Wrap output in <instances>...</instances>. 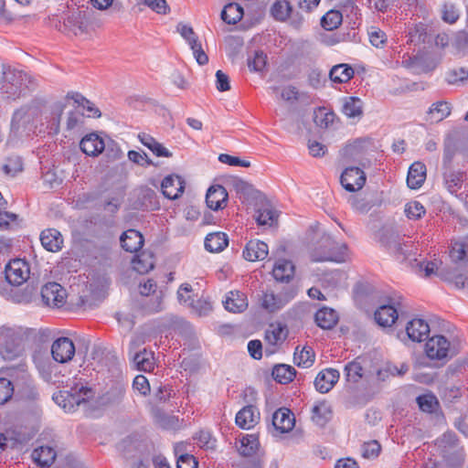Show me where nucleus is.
I'll return each mask as SVG.
<instances>
[{"instance_id":"f03ea898","label":"nucleus","mask_w":468,"mask_h":468,"mask_svg":"<svg viewBox=\"0 0 468 468\" xmlns=\"http://www.w3.org/2000/svg\"><path fill=\"white\" fill-rule=\"evenodd\" d=\"M31 329L23 328H0V355L5 360H14L23 351L22 341L27 336Z\"/></svg>"},{"instance_id":"603ef678","label":"nucleus","mask_w":468,"mask_h":468,"mask_svg":"<svg viewBox=\"0 0 468 468\" xmlns=\"http://www.w3.org/2000/svg\"><path fill=\"white\" fill-rule=\"evenodd\" d=\"M460 17V11L454 4L446 2L441 7V18L448 24L455 23Z\"/></svg>"},{"instance_id":"6e6552de","label":"nucleus","mask_w":468,"mask_h":468,"mask_svg":"<svg viewBox=\"0 0 468 468\" xmlns=\"http://www.w3.org/2000/svg\"><path fill=\"white\" fill-rule=\"evenodd\" d=\"M340 182L346 190L349 192H356L364 186L366 183V175L361 168L350 166L346 168L342 173Z\"/></svg>"},{"instance_id":"37998d69","label":"nucleus","mask_w":468,"mask_h":468,"mask_svg":"<svg viewBox=\"0 0 468 468\" xmlns=\"http://www.w3.org/2000/svg\"><path fill=\"white\" fill-rule=\"evenodd\" d=\"M271 374L277 382L287 384L292 381L296 375V370L292 366L282 364L275 366Z\"/></svg>"},{"instance_id":"dca6fc26","label":"nucleus","mask_w":468,"mask_h":468,"mask_svg":"<svg viewBox=\"0 0 468 468\" xmlns=\"http://www.w3.org/2000/svg\"><path fill=\"white\" fill-rule=\"evenodd\" d=\"M430 331L429 324L420 318L412 319L406 326L407 335L412 342H422L426 340Z\"/></svg>"},{"instance_id":"680f3d73","label":"nucleus","mask_w":468,"mask_h":468,"mask_svg":"<svg viewBox=\"0 0 468 468\" xmlns=\"http://www.w3.org/2000/svg\"><path fill=\"white\" fill-rule=\"evenodd\" d=\"M447 81L450 84H455L459 81H464L468 80V70L463 68L452 69L447 73Z\"/></svg>"},{"instance_id":"9b49d317","label":"nucleus","mask_w":468,"mask_h":468,"mask_svg":"<svg viewBox=\"0 0 468 468\" xmlns=\"http://www.w3.org/2000/svg\"><path fill=\"white\" fill-rule=\"evenodd\" d=\"M451 350V344L443 335L431 337L426 345L425 351L431 359H442L446 357Z\"/></svg>"},{"instance_id":"7ed1b4c3","label":"nucleus","mask_w":468,"mask_h":468,"mask_svg":"<svg viewBox=\"0 0 468 468\" xmlns=\"http://www.w3.org/2000/svg\"><path fill=\"white\" fill-rule=\"evenodd\" d=\"M311 257L314 261L344 262L348 257L347 247L345 243H339L330 237H324L314 250Z\"/></svg>"},{"instance_id":"2f4dec72","label":"nucleus","mask_w":468,"mask_h":468,"mask_svg":"<svg viewBox=\"0 0 468 468\" xmlns=\"http://www.w3.org/2000/svg\"><path fill=\"white\" fill-rule=\"evenodd\" d=\"M332 410L325 401L316 402L312 409V420L318 426H324L331 419Z\"/></svg>"},{"instance_id":"4d7b16f0","label":"nucleus","mask_w":468,"mask_h":468,"mask_svg":"<svg viewBox=\"0 0 468 468\" xmlns=\"http://www.w3.org/2000/svg\"><path fill=\"white\" fill-rule=\"evenodd\" d=\"M14 393L12 382L4 378H0V404L8 401Z\"/></svg>"},{"instance_id":"774afa93","label":"nucleus","mask_w":468,"mask_h":468,"mask_svg":"<svg viewBox=\"0 0 468 468\" xmlns=\"http://www.w3.org/2000/svg\"><path fill=\"white\" fill-rule=\"evenodd\" d=\"M198 463L191 454H181L177 459V468H197Z\"/></svg>"},{"instance_id":"79ce46f5","label":"nucleus","mask_w":468,"mask_h":468,"mask_svg":"<svg viewBox=\"0 0 468 468\" xmlns=\"http://www.w3.org/2000/svg\"><path fill=\"white\" fill-rule=\"evenodd\" d=\"M133 269L140 274H144L152 270L154 266L153 255L149 252L143 251L132 261Z\"/></svg>"},{"instance_id":"f257e3e1","label":"nucleus","mask_w":468,"mask_h":468,"mask_svg":"<svg viewBox=\"0 0 468 468\" xmlns=\"http://www.w3.org/2000/svg\"><path fill=\"white\" fill-rule=\"evenodd\" d=\"M36 83L27 72L7 65H0V92L16 100L26 90H34Z\"/></svg>"},{"instance_id":"0e129e2a","label":"nucleus","mask_w":468,"mask_h":468,"mask_svg":"<svg viewBox=\"0 0 468 468\" xmlns=\"http://www.w3.org/2000/svg\"><path fill=\"white\" fill-rule=\"evenodd\" d=\"M192 292V286L188 283H183L180 285L177 291V299L180 303L189 306L192 304V299L190 292Z\"/></svg>"},{"instance_id":"20e7f679","label":"nucleus","mask_w":468,"mask_h":468,"mask_svg":"<svg viewBox=\"0 0 468 468\" xmlns=\"http://www.w3.org/2000/svg\"><path fill=\"white\" fill-rule=\"evenodd\" d=\"M404 298L398 293L388 296L387 303L379 306L374 317L378 324L382 327L391 326L399 318V314L404 312Z\"/></svg>"},{"instance_id":"f8f14e48","label":"nucleus","mask_w":468,"mask_h":468,"mask_svg":"<svg viewBox=\"0 0 468 468\" xmlns=\"http://www.w3.org/2000/svg\"><path fill=\"white\" fill-rule=\"evenodd\" d=\"M367 143L365 140H356L346 144L342 150V155L348 161L358 163L360 165H366V155L367 152Z\"/></svg>"},{"instance_id":"09e8293b","label":"nucleus","mask_w":468,"mask_h":468,"mask_svg":"<svg viewBox=\"0 0 468 468\" xmlns=\"http://www.w3.org/2000/svg\"><path fill=\"white\" fill-rule=\"evenodd\" d=\"M342 23V14L336 10H330L321 19V25L325 30H333Z\"/></svg>"},{"instance_id":"58836bf2","label":"nucleus","mask_w":468,"mask_h":468,"mask_svg":"<svg viewBox=\"0 0 468 468\" xmlns=\"http://www.w3.org/2000/svg\"><path fill=\"white\" fill-rule=\"evenodd\" d=\"M314 357V352L311 347L303 346L300 348L297 346L294 351L293 361L298 367L308 368L313 366Z\"/></svg>"},{"instance_id":"3c124183","label":"nucleus","mask_w":468,"mask_h":468,"mask_svg":"<svg viewBox=\"0 0 468 468\" xmlns=\"http://www.w3.org/2000/svg\"><path fill=\"white\" fill-rule=\"evenodd\" d=\"M404 212L409 219L417 220L426 213V209L420 202L413 200L405 205Z\"/></svg>"},{"instance_id":"c756f323","label":"nucleus","mask_w":468,"mask_h":468,"mask_svg":"<svg viewBox=\"0 0 468 468\" xmlns=\"http://www.w3.org/2000/svg\"><path fill=\"white\" fill-rule=\"evenodd\" d=\"M463 177L464 174L460 170L455 171L452 167L444 169V184L451 194H455L461 189Z\"/></svg>"},{"instance_id":"7c9ffc66","label":"nucleus","mask_w":468,"mask_h":468,"mask_svg":"<svg viewBox=\"0 0 468 468\" xmlns=\"http://www.w3.org/2000/svg\"><path fill=\"white\" fill-rule=\"evenodd\" d=\"M287 335L288 329L282 324H271L265 332V339L271 346L282 344Z\"/></svg>"},{"instance_id":"4c0bfd02","label":"nucleus","mask_w":468,"mask_h":468,"mask_svg":"<svg viewBox=\"0 0 468 468\" xmlns=\"http://www.w3.org/2000/svg\"><path fill=\"white\" fill-rule=\"evenodd\" d=\"M314 318L317 325L323 329L332 328L338 320L335 311L327 307L319 309L316 312Z\"/></svg>"},{"instance_id":"393cba45","label":"nucleus","mask_w":468,"mask_h":468,"mask_svg":"<svg viewBox=\"0 0 468 468\" xmlns=\"http://www.w3.org/2000/svg\"><path fill=\"white\" fill-rule=\"evenodd\" d=\"M426 179V166L421 162H414L409 168L407 185L411 189L420 188Z\"/></svg>"},{"instance_id":"6ab92c4d","label":"nucleus","mask_w":468,"mask_h":468,"mask_svg":"<svg viewBox=\"0 0 468 468\" xmlns=\"http://www.w3.org/2000/svg\"><path fill=\"white\" fill-rule=\"evenodd\" d=\"M228 200V192L222 186H212L208 188L206 196L207 207L213 210L222 209Z\"/></svg>"},{"instance_id":"e433bc0d","label":"nucleus","mask_w":468,"mask_h":468,"mask_svg":"<svg viewBox=\"0 0 468 468\" xmlns=\"http://www.w3.org/2000/svg\"><path fill=\"white\" fill-rule=\"evenodd\" d=\"M342 112L348 118H360L363 114V102L356 97H346L342 100Z\"/></svg>"},{"instance_id":"a211bd4d","label":"nucleus","mask_w":468,"mask_h":468,"mask_svg":"<svg viewBox=\"0 0 468 468\" xmlns=\"http://www.w3.org/2000/svg\"><path fill=\"white\" fill-rule=\"evenodd\" d=\"M288 302L289 299L285 294L265 292L261 298V306L268 313H276L282 309Z\"/></svg>"},{"instance_id":"5701e85b","label":"nucleus","mask_w":468,"mask_h":468,"mask_svg":"<svg viewBox=\"0 0 468 468\" xmlns=\"http://www.w3.org/2000/svg\"><path fill=\"white\" fill-rule=\"evenodd\" d=\"M224 307L231 313H242L248 307V300L243 292L231 291L223 301Z\"/></svg>"},{"instance_id":"a19ab883","label":"nucleus","mask_w":468,"mask_h":468,"mask_svg":"<svg viewBox=\"0 0 468 468\" xmlns=\"http://www.w3.org/2000/svg\"><path fill=\"white\" fill-rule=\"evenodd\" d=\"M243 16V8L237 3H229L224 6L221 12V18L229 25H235Z\"/></svg>"},{"instance_id":"052dcab7","label":"nucleus","mask_w":468,"mask_h":468,"mask_svg":"<svg viewBox=\"0 0 468 468\" xmlns=\"http://www.w3.org/2000/svg\"><path fill=\"white\" fill-rule=\"evenodd\" d=\"M194 439L199 447L212 449L215 446V441L212 440L211 433L207 431H200Z\"/></svg>"},{"instance_id":"a18cd8bd","label":"nucleus","mask_w":468,"mask_h":468,"mask_svg":"<svg viewBox=\"0 0 468 468\" xmlns=\"http://www.w3.org/2000/svg\"><path fill=\"white\" fill-rule=\"evenodd\" d=\"M345 373L346 378L348 382L357 383L365 374L360 359L356 358L354 361L347 363L345 366Z\"/></svg>"},{"instance_id":"de8ad7c7","label":"nucleus","mask_w":468,"mask_h":468,"mask_svg":"<svg viewBox=\"0 0 468 468\" xmlns=\"http://www.w3.org/2000/svg\"><path fill=\"white\" fill-rule=\"evenodd\" d=\"M278 214L270 206H264L257 211L256 220L259 225L272 226L277 221Z\"/></svg>"},{"instance_id":"cd10ccee","label":"nucleus","mask_w":468,"mask_h":468,"mask_svg":"<svg viewBox=\"0 0 468 468\" xmlns=\"http://www.w3.org/2000/svg\"><path fill=\"white\" fill-rule=\"evenodd\" d=\"M452 112L451 103L446 101H439L431 105L427 112V119L431 122H441L447 118Z\"/></svg>"},{"instance_id":"4468645a","label":"nucleus","mask_w":468,"mask_h":468,"mask_svg":"<svg viewBox=\"0 0 468 468\" xmlns=\"http://www.w3.org/2000/svg\"><path fill=\"white\" fill-rule=\"evenodd\" d=\"M80 147L85 154L98 156L104 150L105 142L97 133H90L81 139Z\"/></svg>"},{"instance_id":"6e6d98bb","label":"nucleus","mask_w":468,"mask_h":468,"mask_svg":"<svg viewBox=\"0 0 468 468\" xmlns=\"http://www.w3.org/2000/svg\"><path fill=\"white\" fill-rule=\"evenodd\" d=\"M442 262L438 260L418 262L420 271H423L426 277H430L432 274H438Z\"/></svg>"},{"instance_id":"2eb2a0df","label":"nucleus","mask_w":468,"mask_h":468,"mask_svg":"<svg viewBox=\"0 0 468 468\" xmlns=\"http://www.w3.org/2000/svg\"><path fill=\"white\" fill-rule=\"evenodd\" d=\"M340 377L339 372L334 368H326L318 373L314 380V386L318 392L327 393L330 391Z\"/></svg>"},{"instance_id":"0eeeda50","label":"nucleus","mask_w":468,"mask_h":468,"mask_svg":"<svg viewBox=\"0 0 468 468\" xmlns=\"http://www.w3.org/2000/svg\"><path fill=\"white\" fill-rule=\"evenodd\" d=\"M66 290L57 282H48L41 289V298L47 306L60 307L66 302Z\"/></svg>"},{"instance_id":"5fc2aeb1","label":"nucleus","mask_w":468,"mask_h":468,"mask_svg":"<svg viewBox=\"0 0 468 468\" xmlns=\"http://www.w3.org/2000/svg\"><path fill=\"white\" fill-rule=\"evenodd\" d=\"M267 56L262 51H256L252 58L248 59L250 70L261 71L266 66Z\"/></svg>"},{"instance_id":"a878e982","label":"nucleus","mask_w":468,"mask_h":468,"mask_svg":"<svg viewBox=\"0 0 468 468\" xmlns=\"http://www.w3.org/2000/svg\"><path fill=\"white\" fill-rule=\"evenodd\" d=\"M120 241L122 249L126 251L137 252L143 247L144 238L139 231L128 229L122 233Z\"/></svg>"},{"instance_id":"423d86ee","label":"nucleus","mask_w":468,"mask_h":468,"mask_svg":"<svg viewBox=\"0 0 468 468\" xmlns=\"http://www.w3.org/2000/svg\"><path fill=\"white\" fill-rule=\"evenodd\" d=\"M30 275L28 263L21 259L10 261L5 268V276L8 283L19 286L27 281Z\"/></svg>"},{"instance_id":"ea45409f","label":"nucleus","mask_w":468,"mask_h":468,"mask_svg":"<svg viewBox=\"0 0 468 468\" xmlns=\"http://www.w3.org/2000/svg\"><path fill=\"white\" fill-rule=\"evenodd\" d=\"M133 362L138 370L149 372L154 369V354L144 349L133 356Z\"/></svg>"},{"instance_id":"864d4df0","label":"nucleus","mask_w":468,"mask_h":468,"mask_svg":"<svg viewBox=\"0 0 468 468\" xmlns=\"http://www.w3.org/2000/svg\"><path fill=\"white\" fill-rule=\"evenodd\" d=\"M417 403L422 411L432 412L438 405V400L432 394H424L417 398Z\"/></svg>"},{"instance_id":"bb28decb","label":"nucleus","mask_w":468,"mask_h":468,"mask_svg":"<svg viewBox=\"0 0 468 468\" xmlns=\"http://www.w3.org/2000/svg\"><path fill=\"white\" fill-rule=\"evenodd\" d=\"M32 360L41 377L48 380L51 378L52 363L47 352L36 350L32 355Z\"/></svg>"},{"instance_id":"72a5a7b5","label":"nucleus","mask_w":468,"mask_h":468,"mask_svg":"<svg viewBox=\"0 0 468 468\" xmlns=\"http://www.w3.org/2000/svg\"><path fill=\"white\" fill-rule=\"evenodd\" d=\"M34 462L40 467H49L56 459V452L48 446H41L32 452Z\"/></svg>"},{"instance_id":"49530a36","label":"nucleus","mask_w":468,"mask_h":468,"mask_svg":"<svg viewBox=\"0 0 468 468\" xmlns=\"http://www.w3.org/2000/svg\"><path fill=\"white\" fill-rule=\"evenodd\" d=\"M259 441L255 435H246L240 440L239 452L243 456H251L258 450Z\"/></svg>"},{"instance_id":"bf43d9fd","label":"nucleus","mask_w":468,"mask_h":468,"mask_svg":"<svg viewBox=\"0 0 468 468\" xmlns=\"http://www.w3.org/2000/svg\"><path fill=\"white\" fill-rule=\"evenodd\" d=\"M128 158L133 163L142 166H149L154 165L153 161L144 152L139 153L137 151L131 150L128 152Z\"/></svg>"},{"instance_id":"f704fd0d","label":"nucleus","mask_w":468,"mask_h":468,"mask_svg":"<svg viewBox=\"0 0 468 468\" xmlns=\"http://www.w3.org/2000/svg\"><path fill=\"white\" fill-rule=\"evenodd\" d=\"M139 141L153 152L156 156L170 157L172 153L165 148L163 144L158 143L153 136L145 133L138 134Z\"/></svg>"},{"instance_id":"473e14b6","label":"nucleus","mask_w":468,"mask_h":468,"mask_svg":"<svg viewBox=\"0 0 468 468\" xmlns=\"http://www.w3.org/2000/svg\"><path fill=\"white\" fill-rule=\"evenodd\" d=\"M229 244V239L223 232H213L207 235L205 248L210 252H220Z\"/></svg>"},{"instance_id":"e2e57ef3","label":"nucleus","mask_w":468,"mask_h":468,"mask_svg":"<svg viewBox=\"0 0 468 468\" xmlns=\"http://www.w3.org/2000/svg\"><path fill=\"white\" fill-rule=\"evenodd\" d=\"M380 450V444L377 441H371L363 444L362 455L365 458H374L379 454Z\"/></svg>"},{"instance_id":"c03bdc74","label":"nucleus","mask_w":468,"mask_h":468,"mask_svg":"<svg viewBox=\"0 0 468 468\" xmlns=\"http://www.w3.org/2000/svg\"><path fill=\"white\" fill-rule=\"evenodd\" d=\"M292 12V7L287 0H277L271 7V15L277 20L285 21Z\"/></svg>"},{"instance_id":"39448f33","label":"nucleus","mask_w":468,"mask_h":468,"mask_svg":"<svg viewBox=\"0 0 468 468\" xmlns=\"http://www.w3.org/2000/svg\"><path fill=\"white\" fill-rule=\"evenodd\" d=\"M92 397V390L81 387L79 389L62 390L53 395L54 401L66 412H73Z\"/></svg>"},{"instance_id":"4be33fe9","label":"nucleus","mask_w":468,"mask_h":468,"mask_svg":"<svg viewBox=\"0 0 468 468\" xmlns=\"http://www.w3.org/2000/svg\"><path fill=\"white\" fill-rule=\"evenodd\" d=\"M295 267L291 261L279 259L272 268L273 278L281 282H289L294 276Z\"/></svg>"},{"instance_id":"1a4fd4ad","label":"nucleus","mask_w":468,"mask_h":468,"mask_svg":"<svg viewBox=\"0 0 468 468\" xmlns=\"http://www.w3.org/2000/svg\"><path fill=\"white\" fill-rule=\"evenodd\" d=\"M75 351L72 340L68 337H59L51 346L53 359L61 364L70 361L75 355Z\"/></svg>"},{"instance_id":"ddd939ff","label":"nucleus","mask_w":468,"mask_h":468,"mask_svg":"<svg viewBox=\"0 0 468 468\" xmlns=\"http://www.w3.org/2000/svg\"><path fill=\"white\" fill-rule=\"evenodd\" d=\"M161 189L165 197L176 199L185 190V181L177 175H169L163 179Z\"/></svg>"},{"instance_id":"338daca9","label":"nucleus","mask_w":468,"mask_h":468,"mask_svg":"<svg viewBox=\"0 0 468 468\" xmlns=\"http://www.w3.org/2000/svg\"><path fill=\"white\" fill-rule=\"evenodd\" d=\"M216 87L218 91L230 90L229 78L220 69L216 72Z\"/></svg>"},{"instance_id":"c85d7f7f","label":"nucleus","mask_w":468,"mask_h":468,"mask_svg":"<svg viewBox=\"0 0 468 468\" xmlns=\"http://www.w3.org/2000/svg\"><path fill=\"white\" fill-rule=\"evenodd\" d=\"M410 247L411 245L409 242H401L399 238L392 239L388 245V250L400 262L410 261L412 260V254L410 250Z\"/></svg>"},{"instance_id":"13d9d810","label":"nucleus","mask_w":468,"mask_h":468,"mask_svg":"<svg viewBox=\"0 0 468 468\" xmlns=\"http://www.w3.org/2000/svg\"><path fill=\"white\" fill-rule=\"evenodd\" d=\"M345 274L339 271H332L324 275L323 282L326 287L335 288L344 280Z\"/></svg>"},{"instance_id":"8fccbe9b","label":"nucleus","mask_w":468,"mask_h":468,"mask_svg":"<svg viewBox=\"0 0 468 468\" xmlns=\"http://www.w3.org/2000/svg\"><path fill=\"white\" fill-rule=\"evenodd\" d=\"M335 119L334 112H325L324 109H319L314 112V122L320 128H329L333 125Z\"/></svg>"},{"instance_id":"412c9836","label":"nucleus","mask_w":468,"mask_h":468,"mask_svg":"<svg viewBox=\"0 0 468 468\" xmlns=\"http://www.w3.org/2000/svg\"><path fill=\"white\" fill-rule=\"evenodd\" d=\"M40 241L42 246L48 251L57 252L63 246V237L61 233L55 229H48L41 232Z\"/></svg>"},{"instance_id":"9d476101","label":"nucleus","mask_w":468,"mask_h":468,"mask_svg":"<svg viewBox=\"0 0 468 468\" xmlns=\"http://www.w3.org/2000/svg\"><path fill=\"white\" fill-rule=\"evenodd\" d=\"M40 114V108L37 105H27L15 112L12 118V129L18 131L22 127L32 123Z\"/></svg>"},{"instance_id":"aec40b11","label":"nucleus","mask_w":468,"mask_h":468,"mask_svg":"<svg viewBox=\"0 0 468 468\" xmlns=\"http://www.w3.org/2000/svg\"><path fill=\"white\" fill-rule=\"evenodd\" d=\"M268 254V245L259 239L250 240L243 250V257L250 261H262Z\"/></svg>"},{"instance_id":"f3484780","label":"nucleus","mask_w":468,"mask_h":468,"mask_svg":"<svg viewBox=\"0 0 468 468\" xmlns=\"http://www.w3.org/2000/svg\"><path fill=\"white\" fill-rule=\"evenodd\" d=\"M295 424L293 413L286 409L281 408L277 410L272 415V425L275 430L282 433L289 432L292 430Z\"/></svg>"},{"instance_id":"c9c22d12","label":"nucleus","mask_w":468,"mask_h":468,"mask_svg":"<svg viewBox=\"0 0 468 468\" xmlns=\"http://www.w3.org/2000/svg\"><path fill=\"white\" fill-rule=\"evenodd\" d=\"M354 74L355 70L350 65L342 63L331 69L329 77L333 82L346 83L354 77Z\"/></svg>"},{"instance_id":"b1692460","label":"nucleus","mask_w":468,"mask_h":468,"mask_svg":"<svg viewBox=\"0 0 468 468\" xmlns=\"http://www.w3.org/2000/svg\"><path fill=\"white\" fill-rule=\"evenodd\" d=\"M260 418V412L253 406H246L236 415V423L244 430L253 428Z\"/></svg>"},{"instance_id":"69168bd1","label":"nucleus","mask_w":468,"mask_h":468,"mask_svg":"<svg viewBox=\"0 0 468 468\" xmlns=\"http://www.w3.org/2000/svg\"><path fill=\"white\" fill-rule=\"evenodd\" d=\"M368 36L370 43L376 48H381L387 40L386 34L379 29L372 28Z\"/></svg>"}]
</instances>
